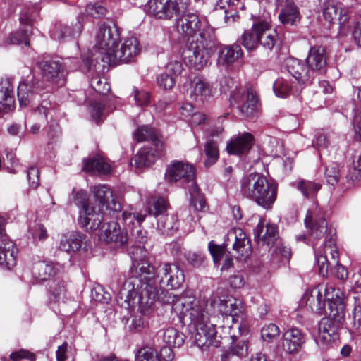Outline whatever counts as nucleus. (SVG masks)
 <instances>
[{
  "mask_svg": "<svg viewBox=\"0 0 361 361\" xmlns=\"http://www.w3.org/2000/svg\"><path fill=\"white\" fill-rule=\"evenodd\" d=\"M29 232L35 240L38 239L40 241L44 240L48 236L44 226L39 223H35L33 226H30Z\"/></svg>",
  "mask_w": 361,
  "mask_h": 361,
  "instance_id": "59",
  "label": "nucleus"
},
{
  "mask_svg": "<svg viewBox=\"0 0 361 361\" xmlns=\"http://www.w3.org/2000/svg\"><path fill=\"white\" fill-rule=\"evenodd\" d=\"M231 337L233 343L229 349L222 355V361H238L248 354L246 340H238L235 335H231Z\"/></svg>",
  "mask_w": 361,
  "mask_h": 361,
  "instance_id": "29",
  "label": "nucleus"
},
{
  "mask_svg": "<svg viewBox=\"0 0 361 361\" xmlns=\"http://www.w3.org/2000/svg\"><path fill=\"white\" fill-rule=\"evenodd\" d=\"M145 10L155 18L171 19L178 16L179 6L176 0H149Z\"/></svg>",
  "mask_w": 361,
  "mask_h": 361,
  "instance_id": "10",
  "label": "nucleus"
},
{
  "mask_svg": "<svg viewBox=\"0 0 361 361\" xmlns=\"http://www.w3.org/2000/svg\"><path fill=\"white\" fill-rule=\"evenodd\" d=\"M191 196V204L197 211H204L206 208V202L203 195L200 193V188L195 182L188 186Z\"/></svg>",
  "mask_w": 361,
  "mask_h": 361,
  "instance_id": "47",
  "label": "nucleus"
},
{
  "mask_svg": "<svg viewBox=\"0 0 361 361\" xmlns=\"http://www.w3.org/2000/svg\"><path fill=\"white\" fill-rule=\"evenodd\" d=\"M41 73L46 81L62 86L65 83L64 68L58 61H44L41 63Z\"/></svg>",
  "mask_w": 361,
  "mask_h": 361,
  "instance_id": "17",
  "label": "nucleus"
},
{
  "mask_svg": "<svg viewBox=\"0 0 361 361\" xmlns=\"http://www.w3.org/2000/svg\"><path fill=\"white\" fill-rule=\"evenodd\" d=\"M282 8L279 13V21L285 25H295L301 18L298 8L295 0H278Z\"/></svg>",
  "mask_w": 361,
  "mask_h": 361,
  "instance_id": "23",
  "label": "nucleus"
},
{
  "mask_svg": "<svg viewBox=\"0 0 361 361\" xmlns=\"http://www.w3.org/2000/svg\"><path fill=\"white\" fill-rule=\"evenodd\" d=\"M31 32V27L26 25L23 30L11 33L6 39L5 44H19L24 43L28 46L30 44V39L28 38V33Z\"/></svg>",
  "mask_w": 361,
  "mask_h": 361,
  "instance_id": "48",
  "label": "nucleus"
},
{
  "mask_svg": "<svg viewBox=\"0 0 361 361\" xmlns=\"http://www.w3.org/2000/svg\"><path fill=\"white\" fill-rule=\"evenodd\" d=\"M137 361H161L158 353L150 346H145L136 354Z\"/></svg>",
  "mask_w": 361,
  "mask_h": 361,
  "instance_id": "53",
  "label": "nucleus"
},
{
  "mask_svg": "<svg viewBox=\"0 0 361 361\" xmlns=\"http://www.w3.org/2000/svg\"><path fill=\"white\" fill-rule=\"evenodd\" d=\"M305 299L306 300V305H308L313 312L319 314L328 313L325 300L321 290L318 288H314L310 292H307L305 295Z\"/></svg>",
  "mask_w": 361,
  "mask_h": 361,
  "instance_id": "35",
  "label": "nucleus"
},
{
  "mask_svg": "<svg viewBox=\"0 0 361 361\" xmlns=\"http://www.w3.org/2000/svg\"><path fill=\"white\" fill-rule=\"evenodd\" d=\"M204 153L206 159L204 165L209 167L213 165L219 159V149L216 143L212 140H208L204 145Z\"/></svg>",
  "mask_w": 361,
  "mask_h": 361,
  "instance_id": "49",
  "label": "nucleus"
},
{
  "mask_svg": "<svg viewBox=\"0 0 361 361\" xmlns=\"http://www.w3.org/2000/svg\"><path fill=\"white\" fill-rule=\"evenodd\" d=\"M258 35V44L266 50H272L278 42V37L276 32L271 30L270 25L267 21H259Z\"/></svg>",
  "mask_w": 361,
  "mask_h": 361,
  "instance_id": "31",
  "label": "nucleus"
},
{
  "mask_svg": "<svg viewBox=\"0 0 361 361\" xmlns=\"http://www.w3.org/2000/svg\"><path fill=\"white\" fill-rule=\"evenodd\" d=\"M343 12L345 13V11L341 9L334 4L328 3L324 8L323 16L324 19L330 23H333L336 19L341 23H345L348 20V18L345 13L343 14Z\"/></svg>",
  "mask_w": 361,
  "mask_h": 361,
  "instance_id": "42",
  "label": "nucleus"
},
{
  "mask_svg": "<svg viewBox=\"0 0 361 361\" xmlns=\"http://www.w3.org/2000/svg\"><path fill=\"white\" fill-rule=\"evenodd\" d=\"M325 177L330 185H335L340 178V166L336 163H332L326 167Z\"/></svg>",
  "mask_w": 361,
  "mask_h": 361,
  "instance_id": "54",
  "label": "nucleus"
},
{
  "mask_svg": "<svg viewBox=\"0 0 361 361\" xmlns=\"http://www.w3.org/2000/svg\"><path fill=\"white\" fill-rule=\"evenodd\" d=\"M254 235L257 240L261 241L268 246L274 245L278 240L277 227L274 224H267L260 220L254 229Z\"/></svg>",
  "mask_w": 361,
  "mask_h": 361,
  "instance_id": "30",
  "label": "nucleus"
},
{
  "mask_svg": "<svg viewBox=\"0 0 361 361\" xmlns=\"http://www.w3.org/2000/svg\"><path fill=\"white\" fill-rule=\"evenodd\" d=\"M324 300L327 303L328 310L338 309L340 306L343 311V301L344 298L343 293L338 288H336L332 286H327L325 288Z\"/></svg>",
  "mask_w": 361,
  "mask_h": 361,
  "instance_id": "37",
  "label": "nucleus"
},
{
  "mask_svg": "<svg viewBox=\"0 0 361 361\" xmlns=\"http://www.w3.org/2000/svg\"><path fill=\"white\" fill-rule=\"evenodd\" d=\"M328 318H323L319 326V339L324 344L338 339V331L344 324L345 313L340 306L331 309Z\"/></svg>",
  "mask_w": 361,
  "mask_h": 361,
  "instance_id": "5",
  "label": "nucleus"
},
{
  "mask_svg": "<svg viewBox=\"0 0 361 361\" xmlns=\"http://www.w3.org/2000/svg\"><path fill=\"white\" fill-rule=\"evenodd\" d=\"M178 26L180 27V33L187 40L188 43L193 39H197V36L204 35L207 37L211 35L208 32H201L200 20L195 13H188L180 20Z\"/></svg>",
  "mask_w": 361,
  "mask_h": 361,
  "instance_id": "14",
  "label": "nucleus"
},
{
  "mask_svg": "<svg viewBox=\"0 0 361 361\" xmlns=\"http://www.w3.org/2000/svg\"><path fill=\"white\" fill-rule=\"evenodd\" d=\"M258 23L250 30H245L242 36V44L248 50H253L258 45Z\"/></svg>",
  "mask_w": 361,
  "mask_h": 361,
  "instance_id": "44",
  "label": "nucleus"
},
{
  "mask_svg": "<svg viewBox=\"0 0 361 361\" xmlns=\"http://www.w3.org/2000/svg\"><path fill=\"white\" fill-rule=\"evenodd\" d=\"M194 340L196 345L202 348H218L221 345V336L217 335L215 325L210 322L195 326Z\"/></svg>",
  "mask_w": 361,
  "mask_h": 361,
  "instance_id": "9",
  "label": "nucleus"
},
{
  "mask_svg": "<svg viewBox=\"0 0 361 361\" xmlns=\"http://www.w3.org/2000/svg\"><path fill=\"white\" fill-rule=\"evenodd\" d=\"M273 90L277 97L285 98L291 94L292 86L287 80L279 78L274 83Z\"/></svg>",
  "mask_w": 361,
  "mask_h": 361,
  "instance_id": "51",
  "label": "nucleus"
},
{
  "mask_svg": "<svg viewBox=\"0 0 361 361\" xmlns=\"http://www.w3.org/2000/svg\"><path fill=\"white\" fill-rule=\"evenodd\" d=\"M296 188L302 193L304 197H314L321 189V184L312 180L301 179L297 181Z\"/></svg>",
  "mask_w": 361,
  "mask_h": 361,
  "instance_id": "45",
  "label": "nucleus"
},
{
  "mask_svg": "<svg viewBox=\"0 0 361 361\" xmlns=\"http://www.w3.org/2000/svg\"><path fill=\"white\" fill-rule=\"evenodd\" d=\"M307 66L313 71L316 76L317 73L325 71L326 65V51L322 47H313L309 51L308 56L306 59Z\"/></svg>",
  "mask_w": 361,
  "mask_h": 361,
  "instance_id": "26",
  "label": "nucleus"
},
{
  "mask_svg": "<svg viewBox=\"0 0 361 361\" xmlns=\"http://www.w3.org/2000/svg\"><path fill=\"white\" fill-rule=\"evenodd\" d=\"M42 89H44V86L39 80H32L20 82L17 92L20 106L21 107L27 106Z\"/></svg>",
  "mask_w": 361,
  "mask_h": 361,
  "instance_id": "19",
  "label": "nucleus"
},
{
  "mask_svg": "<svg viewBox=\"0 0 361 361\" xmlns=\"http://www.w3.org/2000/svg\"><path fill=\"white\" fill-rule=\"evenodd\" d=\"M229 242L232 243L233 249L236 252V258L245 259L251 255L250 241L241 228H237L230 231L226 246H228Z\"/></svg>",
  "mask_w": 361,
  "mask_h": 361,
  "instance_id": "12",
  "label": "nucleus"
},
{
  "mask_svg": "<svg viewBox=\"0 0 361 361\" xmlns=\"http://www.w3.org/2000/svg\"><path fill=\"white\" fill-rule=\"evenodd\" d=\"M209 250L216 264L226 255L224 247L214 244L212 241L209 244Z\"/></svg>",
  "mask_w": 361,
  "mask_h": 361,
  "instance_id": "60",
  "label": "nucleus"
},
{
  "mask_svg": "<svg viewBox=\"0 0 361 361\" xmlns=\"http://www.w3.org/2000/svg\"><path fill=\"white\" fill-rule=\"evenodd\" d=\"M49 291L54 301L63 300L66 293L64 282L61 280H54L49 286Z\"/></svg>",
  "mask_w": 361,
  "mask_h": 361,
  "instance_id": "52",
  "label": "nucleus"
},
{
  "mask_svg": "<svg viewBox=\"0 0 361 361\" xmlns=\"http://www.w3.org/2000/svg\"><path fill=\"white\" fill-rule=\"evenodd\" d=\"M262 176L259 173H250L242 178L241 193L244 197L250 199L253 195Z\"/></svg>",
  "mask_w": 361,
  "mask_h": 361,
  "instance_id": "41",
  "label": "nucleus"
},
{
  "mask_svg": "<svg viewBox=\"0 0 361 361\" xmlns=\"http://www.w3.org/2000/svg\"><path fill=\"white\" fill-rule=\"evenodd\" d=\"M286 68L288 72L300 83L310 82L315 77L313 71L307 66V63L295 58L286 60Z\"/></svg>",
  "mask_w": 361,
  "mask_h": 361,
  "instance_id": "20",
  "label": "nucleus"
},
{
  "mask_svg": "<svg viewBox=\"0 0 361 361\" xmlns=\"http://www.w3.org/2000/svg\"><path fill=\"white\" fill-rule=\"evenodd\" d=\"M131 273L129 285H132L133 290L140 295L141 312L145 314L147 310L144 308H150L157 299L162 298L159 294L157 279L154 277L153 267L145 259L135 262Z\"/></svg>",
  "mask_w": 361,
  "mask_h": 361,
  "instance_id": "3",
  "label": "nucleus"
},
{
  "mask_svg": "<svg viewBox=\"0 0 361 361\" xmlns=\"http://www.w3.org/2000/svg\"><path fill=\"white\" fill-rule=\"evenodd\" d=\"M83 170L87 172H95L100 175H106L110 173L111 167L104 157L97 156L85 161Z\"/></svg>",
  "mask_w": 361,
  "mask_h": 361,
  "instance_id": "36",
  "label": "nucleus"
},
{
  "mask_svg": "<svg viewBox=\"0 0 361 361\" xmlns=\"http://www.w3.org/2000/svg\"><path fill=\"white\" fill-rule=\"evenodd\" d=\"M82 211L78 217V223L82 227H87L90 221H92L90 229L93 231L99 228L103 218L102 216V208L96 211L95 208L91 206L88 202L83 204Z\"/></svg>",
  "mask_w": 361,
  "mask_h": 361,
  "instance_id": "24",
  "label": "nucleus"
},
{
  "mask_svg": "<svg viewBox=\"0 0 361 361\" xmlns=\"http://www.w3.org/2000/svg\"><path fill=\"white\" fill-rule=\"evenodd\" d=\"M13 87L10 79L1 78L0 81V112H8L14 106Z\"/></svg>",
  "mask_w": 361,
  "mask_h": 361,
  "instance_id": "32",
  "label": "nucleus"
},
{
  "mask_svg": "<svg viewBox=\"0 0 361 361\" xmlns=\"http://www.w3.org/2000/svg\"><path fill=\"white\" fill-rule=\"evenodd\" d=\"M219 312L225 316H231L233 321L238 323V318H244V306L241 300L231 296L220 300L219 303Z\"/></svg>",
  "mask_w": 361,
  "mask_h": 361,
  "instance_id": "22",
  "label": "nucleus"
},
{
  "mask_svg": "<svg viewBox=\"0 0 361 361\" xmlns=\"http://www.w3.org/2000/svg\"><path fill=\"white\" fill-rule=\"evenodd\" d=\"M230 102L236 105L242 116L252 117L258 109L259 99L251 88H239L232 91Z\"/></svg>",
  "mask_w": 361,
  "mask_h": 361,
  "instance_id": "6",
  "label": "nucleus"
},
{
  "mask_svg": "<svg viewBox=\"0 0 361 361\" xmlns=\"http://www.w3.org/2000/svg\"><path fill=\"white\" fill-rule=\"evenodd\" d=\"M86 12L94 18H99L106 13V9L99 4H88L86 7Z\"/></svg>",
  "mask_w": 361,
  "mask_h": 361,
  "instance_id": "62",
  "label": "nucleus"
},
{
  "mask_svg": "<svg viewBox=\"0 0 361 361\" xmlns=\"http://www.w3.org/2000/svg\"><path fill=\"white\" fill-rule=\"evenodd\" d=\"M140 52L139 42L135 37H130L121 44L119 49L115 48L110 52L109 63L116 64L118 62L128 63Z\"/></svg>",
  "mask_w": 361,
  "mask_h": 361,
  "instance_id": "11",
  "label": "nucleus"
},
{
  "mask_svg": "<svg viewBox=\"0 0 361 361\" xmlns=\"http://www.w3.org/2000/svg\"><path fill=\"white\" fill-rule=\"evenodd\" d=\"M119 40L118 32L116 27H111L105 23L102 24L96 34V47L101 50V54L106 56L107 60L110 59V52L118 48Z\"/></svg>",
  "mask_w": 361,
  "mask_h": 361,
  "instance_id": "7",
  "label": "nucleus"
},
{
  "mask_svg": "<svg viewBox=\"0 0 361 361\" xmlns=\"http://www.w3.org/2000/svg\"><path fill=\"white\" fill-rule=\"evenodd\" d=\"M99 238L106 243H114L117 246H123L128 241L127 232L121 230L116 221L104 224Z\"/></svg>",
  "mask_w": 361,
  "mask_h": 361,
  "instance_id": "21",
  "label": "nucleus"
},
{
  "mask_svg": "<svg viewBox=\"0 0 361 361\" xmlns=\"http://www.w3.org/2000/svg\"><path fill=\"white\" fill-rule=\"evenodd\" d=\"M134 138L137 142H144L151 140L152 143L150 144L153 148L156 149L157 153L159 154V153H162L164 150V144L160 137H159L154 130L148 126H142L139 127L137 130L133 134Z\"/></svg>",
  "mask_w": 361,
  "mask_h": 361,
  "instance_id": "27",
  "label": "nucleus"
},
{
  "mask_svg": "<svg viewBox=\"0 0 361 361\" xmlns=\"http://www.w3.org/2000/svg\"><path fill=\"white\" fill-rule=\"evenodd\" d=\"M157 276L161 277L160 281H163L164 277L167 279L166 285L172 289L178 288L184 281L183 271L180 270L178 265L169 262L159 264Z\"/></svg>",
  "mask_w": 361,
  "mask_h": 361,
  "instance_id": "15",
  "label": "nucleus"
},
{
  "mask_svg": "<svg viewBox=\"0 0 361 361\" xmlns=\"http://www.w3.org/2000/svg\"><path fill=\"white\" fill-rule=\"evenodd\" d=\"M305 341V335L300 329L290 328L283 334L281 346L286 353L295 354L302 348Z\"/></svg>",
  "mask_w": 361,
  "mask_h": 361,
  "instance_id": "16",
  "label": "nucleus"
},
{
  "mask_svg": "<svg viewBox=\"0 0 361 361\" xmlns=\"http://www.w3.org/2000/svg\"><path fill=\"white\" fill-rule=\"evenodd\" d=\"M304 221L314 247L319 240L324 238V254L317 256L319 274L324 276L329 269L338 265L336 231L331 226H328L324 212L318 206H314L307 211Z\"/></svg>",
  "mask_w": 361,
  "mask_h": 361,
  "instance_id": "1",
  "label": "nucleus"
},
{
  "mask_svg": "<svg viewBox=\"0 0 361 361\" xmlns=\"http://www.w3.org/2000/svg\"><path fill=\"white\" fill-rule=\"evenodd\" d=\"M276 198V190L271 186L267 178L262 176L257 188L250 197V200L255 201L259 206L269 209Z\"/></svg>",
  "mask_w": 361,
  "mask_h": 361,
  "instance_id": "13",
  "label": "nucleus"
},
{
  "mask_svg": "<svg viewBox=\"0 0 361 361\" xmlns=\"http://www.w3.org/2000/svg\"><path fill=\"white\" fill-rule=\"evenodd\" d=\"M163 339L168 345L179 348L184 343L185 336L174 328H168L164 332Z\"/></svg>",
  "mask_w": 361,
  "mask_h": 361,
  "instance_id": "43",
  "label": "nucleus"
},
{
  "mask_svg": "<svg viewBox=\"0 0 361 361\" xmlns=\"http://www.w3.org/2000/svg\"><path fill=\"white\" fill-rule=\"evenodd\" d=\"M188 44V48L183 53L185 63L196 70L202 69L208 64L215 44L213 36L199 35L197 39H192Z\"/></svg>",
  "mask_w": 361,
  "mask_h": 361,
  "instance_id": "4",
  "label": "nucleus"
},
{
  "mask_svg": "<svg viewBox=\"0 0 361 361\" xmlns=\"http://www.w3.org/2000/svg\"><path fill=\"white\" fill-rule=\"evenodd\" d=\"M195 169L191 164L183 161H174L166 170L165 179L169 183L180 181L181 183H190L195 181Z\"/></svg>",
  "mask_w": 361,
  "mask_h": 361,
  "instance_id": "8",
  "label": "nucleus"
},
{
  "mask_svg": "<svg viewBox=\"0 0 361 361\" xmlns=\"http://www.w3.org/2000/svg\"><path fill=\"white\" fill-rule=\"evenodd\" d=\"M168 207V202L164 198L159 197L152 200L148 209V212L150 215L159 217L164 216L163 214L167 210Z\"/></svg>",
  "mask_w": 361,
  "mask_h": 361,
  "instance_id": "50",
  "label": "nucleus"
},
{
  "mask_svg": "<svg viewBox=\"0 0 361 361\" xmlns=\"http://www.w3.org/2000/svg\"><path fill=\"white\" fill-rule=\"evenodd\" d=\"M279 334L280 329L274 324L264 325L261 330V336L262 339L268 342L278 337Z\"/></svg>",
  "mask_w": 361,
  "mask_h": 361,
  "instance_id": "57",
  "label": "nucleus"
},
{
  "mask_svg": "<svg viewBox=\"0 0 361 361\" xmlns=\"http://www.w3.org/2000/svg\"><path fill=\"white\" fill-rule=\"evenodd\" d=\"M158 85L164 90H170L175 85V78L169 73H163L157 78Z\"/></svg>",
  "mask_w": 361,
  "mask_h": 361,
  "instance_id": "61",
  "label": "nucleus"
},
{
  "mask_svg": "<svg viewBox=\"0 0 361 361\" xmlns=\"http://www.w3.org/2000/svg\"><path fill=\"white\" fill-rule=\"evenodd\" d=\"M75 32L66 25L57 23L51 34V37L56 40H61L66 37L74 35Z\"/></svg>",
  "mask_w": 361,
  "mask_h": 361,
  "instance_id": "55",
  "label": "nucleus"
},
{
  "mask_svg": "<svg viewBox=\"0 0 361 361\" xmlns=\"http://www.w3.org/2000/svg\"><path fill=\"white\" fill-rule=\"evenodd\" d=\"M161 154H158L156 149L152 147L144 146L133 158L131 164L138 169L149 166L154 162L156 158L161 156Z\"/></svg>",
  "mask_w": 361,
  "mask_h": 361,
  "instance_id": "34",
  "label": "nucleus"
},
{
  "mask_svg": "<svg viewBox=\"0 0 361 361\" xmlns=\"http://www.w3.org/2000/svg\"><path fill=\"white\" fill-rule=\"evenodd\" d=\"M91 85L97 92L101 94H106L110 92V85L105 79L94 78L92 79Z\"/></svg>",
  "mask_w": 361,
  "mask_h": 361,
  "instance_id": "58",
  "label": "nucleus"
},
{
  "mask_svg": "<svg viewBox=\"0 0 361 361\" xmlns=\"http://www.w3.org/2000/svg\"><path fill=\"white\" fill-rule=\"evenodd\" d=\"M164 302L171 303L172 312L175 313L181 323L192 324L193 327L209 322L214 300L209 302L207 300H197L196 298L188 293L180 295L172 293H166L162 297Z\"/></svg>",
  "mask_w": 361,
  "mask_h": 361,
  "instance_id": "2",
  "label": "nucleus"
},
{
  "mask_svg": "<svg viewBox=\"0 0 361 361\" xmlns=\"http://www.w3.org/2000/svg\"><path fill=\"white\" fill-rule=\"evenodd\" d=\"M133 93L134 99L138 106H142L149 104L150 97L147 92L139 91L137 89L135 88L133 90Z\"/></svg>",
  "mask_w": 361,
  "mask_h": 361,
  "instance_id": "63",
  "label": "nucleus"
},
{
  "mask_svg": "<svg viewBox=\"0 0 361 361\" xmlns=\"http://www.w3.org/2000/svg\"><path fill=\"white\" fill-rule=\"evenodd\" d=\"M190 97L197 102H204L212 96V87L200 76H195L190 82Z\"/></svg>",
  "mask_w": 361,
  "mask_h": 361,
  "instance_id": "28",
  "label": "nucleus"
},
{
  "mask_svg": "<svg viewBox=\"0 0 361 361\" xmlns=\"http://www.w3.org/2000/svg\"><path fill=\"white\" fill-rule=\"evenodd\" d=\"M122 218L126 227L130 229L135 221L138 225L143 222L145 219V215L124 211L122 214Z\"/></svg>",
  "mask_w": 361,
  "mask_h": 361,
  "instance_id": "56",
  "label": "nucleus"
},
{
  "mask_svg": "<svg viewBox=\"0 0 361 361\" xmlns=\"http://www.w3.org/2000/svg\"><path fill=\"white\" fill-rule=\"evenodd\" d=\"M243 56V51L238 44L226 46L219 53L217 64L228 68Z\"/></svg>",
  "mask_w": 361,
  "mask_h": 361,
  "instance_id": "33",
  "label": "nucleus"
},
{
  "mask_svg": "<svg viewBox=\"0 0 361 361\" xmlns=\"http://www.w3.org/2000/svg\"><path fill=\"white\" fill-rule=\"evenodd\" d=\"M96 202L99 207L117 211L120 209V204L117 202L112 190L106 184H98L91 188Z\"/></svg>",
  "mask_w": 361,
  "mask_h": 361,
  "instance_id": "18",
  "label": "nucleus"
},
{
  "mask_svg": "<svg viewBox=\"0 0 361 361\" xmlns=\"http://www.w3.org/2000/svg\"><path fill=\"white\" fill-rule=\"evenodd\" d=\"M157 229L164 235H173L178 229L177 216L173 214L159 216L157 220Z\"/></svg>",
  "mask_w": 361,
  "mask_h": 361,
  "instance_id": "38",
  "label": "nucleus"
},
{
  "mask_svg": "<svg viewBox=\"0 0 361 361\" xmlns=\"http://www.w3.org/2000/svg\"><path fill=\"white\" fill-rule=\"evenodd\" d=\"M15 247L11 241H0V264L11 267L15 264Z\"/></svg>",
  "mask_w": 361,
  "mask_h": 361,
  "instance_id": "40",
  "label": "nucleus"
},
{
  "mask_svg": "<svg viewBox=\"0 0 361 361\" xmlns=\"http://www.w3.org/2000/svg\"><path fill=\"white\" fill-rule=\"evenodd\" d=\"M54 269L52 264L44 262L36 263L32 267L34 276L39 280L45 281L54 274Z\"/></svg>",
  "mask_w": 361,
  "mask_h": 361,
  "instance_id": "46",
  "label": "nucleus"
},
{
  "mask_svg": "<svg viewBox=\"0 0 361 361\" xmlns=\"http://www.w3.org/2000/svg\"><path fill=\"white\" fill-rule=\"evenodd\" d=\"M27 179L30 187L37 188L39 182V171L34 166L30 167L27 170Z\"/></svg>",
  "mask_w": 361,
  "mask_h": 361,
  "instance_id": "64",
  "label": "nucleus"
},
{
  "mask_svg": "<svg viewBox=\"0 0 361 361\" xmlns=\"http://www.w3.org/2000/svg\"><path fill=\"white\" fill-rule=\"evenodd\" d=\"M83 235L80 233H72L68 236H63L60 241L59 249L66 252L78 250L82 245Z\"/></svg>",
  "mask_w": 361,
  "mask_h": 361,
  "instance_id": "39",
  "label": "nucleus"
},
{
  "mask_svg": "<svg viewBox=\"0 0 361 361\" xmlns=\"http://www.w3.org/2000/svg\"><path fill=\"white\" fill-rule=\"evenodd\" d=\"M254 137L249 133L233 137L227 143L226 150L230 154L241 155L247 153L252 147Z\"/></svg>",
  "mask_w": 361,
  "mask_h": 361,
  "instance_id": "25",
  "label": "nucleus"
}]
</instances>
